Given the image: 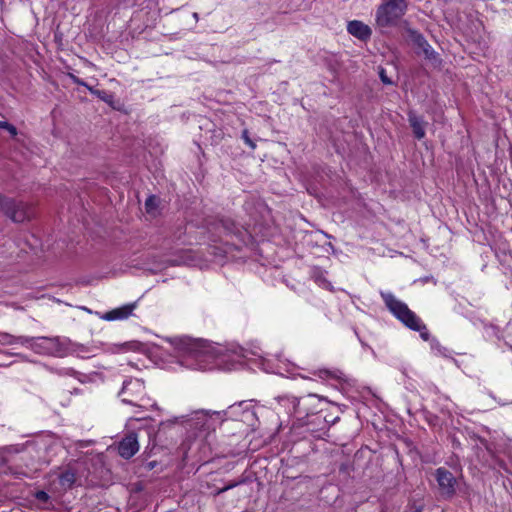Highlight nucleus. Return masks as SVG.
Wrapping results in <instances>:
<instances>
[{"label": "nucleus", "instance_id": "1", "mask_svg": "<svg viewBox=\"0 0 512 512\" xmlns=\"http://www.w3.org/2000/svg\"><path fill=\"white\" fill-rule=\"evenodd\" d=\"M170 342L181 355L195 360V368L197 369L213 368L214 362L219 357L218 347L204 340L182 336L174 337Z\"/></svg>", "mask_w": 512, "mask_h": 512}, {"label": "nucleus", "instance_id": "2", "mask_svg": "<svg viewBox=\"0 0 512 512\" xmlns=\"http://www.w3.org/2000/svg\"><path fill=\"white\" fill-rule=\"evenodd\" d=\"M387 309L407 328L418 331L423 340L427 341L430 337L426 325L421 319L409 309V307L402 301L398 300L390 292L380 293Z\"/></svg>", "mask_w": 512, "mask_h": 512}, {"label": "nucleus", "instance_id": "3", "mask_svg": "<svg viewBox=\"0 0 512 512\" xmlns=\"http://www.w3.org/2000/svg\"><path fill=\"white\" fill-rule=\"evenodd\" d=\"M278 402L285 407L291 406L288 412L301 419L318 412L321 398L316 394H308L301 398L283 396L278 398Z\"/></svg>", "mask_w": 512, "mask_h": 512}, {"label": "nucleus", "instance_id": "4", "mask_svg": "<svg viewBox=\"0 0 512 512\" xmlns=\"http://www.w3.org/2000/svg\"><path fill=\"white\" fill-rule=\"evenodd\" d=\"M119 395L122 397L124 403L135 405L143 409L155 406V403H151L150 398L146 397L145 385L140 379L124 381Z\"/></svg>", "mask_w": 512, "mask_h": 512}, {"label": "nucleus", "instance_id": "5", "mask_svg": "<svg viewBox=\"0 0 512 512\" xmlns=\"http://www.w3.org/2000/svg\"><path fill=\"white\" fill-rule=\"evenodd\" d=\"M407 5L404 0H383L376 11V24L386 28L397 24L405 14Z\"/></svg>", "mask_w": 512, "mask_h": 512}, {"label": "nucleus", "instance_id": "6", "mask_svg": "<svg viewBox=\"0 0 512 512\" xmlns=\"http://www.w3.org/2000/svg\"><path fill=\"white\" fill-rule=\"evenodd\" d=\"M0 211L15 223H23L34 216L31 204L6 196H0Z\"/></svg>", "mask_w": 512, "mask_h": 512}, {"label": "nucleus", "instance_id": "7", "mask_svg": "<svg viewBox=\"0 0 512 512\" xmlns=\"http://www.w3.org/2000/svg\"><path fill=\"white\" fill-rule=\"evenodd\" d=\"M227 420L232 422H239L241 425L239 433L243 435L245 432H247L249 427L254 425L255 412L250 407V405L246 404L245 402H240L228 407L226 410V421Z\"/></svg>", "mask_w": 512, "mask_h": 512}, {"label": "nucleus", "instance_id": "8", "mask_svg": "<svg viewBox=\"0 0 512 512\" xmlns=\"http://www.w3.org/2000/svg\"><path fill=\"white\" fill-rule=\"evenodd\" d=\"M17 341L26 345L34 352L43 355H56L61 351V345L57 337H34L18 336Z\"/></svg>", "mask_w": 512, "mask_h": 512}, {"label": "nucleus", "instance_id": "9", "mask_svg": "<svg viewBox=\"0 0 512 512\" xmlns=\"http://www.w3.org/2000/svg\"><path fill=\"white\" fill-rule=\"evenodd\" d=\"M435 477L441 493L447 497L455 494L456 478L446 468L440 467L435 471Z\"/></svg>", "mask_w": 512, "mask_h": 512}, {"label": "nucleus", "instance_id": "10", "mask_svg": "<svg viewBox=\"0 0 512 512\" xmlns=\"http://www.w3.org/2000/svg\"><path fill=\"white\" fill-rule=\"evenodd\" d=\"M139 451L137 434H127L118 444V453L124 459H130Z\"/></svg>", "mask_w": 512, "mask_h": 512}, {"label": "nucleus", "instance_id": "11", "mask_svg": "<svg viewBox=\"0 0 512 512\" xmlns=\"http://www.w3.org/2000/svg\"><path fill=\"white\" fill-rule=\"evenodd\" d=\"M137 303H130L106 312L101 318L106 321L125 320L132 315Z\"/></svg>", "mask_w": 512, "mask_h": 512}, {"label": "nucleus", "instance_id": "12", "mask_svg": "<svg viewBox=\"0 0 512 512\" xmlns=\"http://www.w3.org/2000/svg\"><path fill=\"white\" fill-rule=\"evenodd\" d=\"M347 31L349 34L361 41H367L372 35L371 28L359 20L349 21L347 24Z\"/></svg>", "mask_w": 512, "mask_h": 512}, {"label": "nucleus", "instance_id": "13", "mask_svg": "<svg viewBox=\"0 0 512 512\" xmlns=\"http://www.w3.org/2000/svg\"><path fill=\"white\" fill-rule=\"evenodd\" d=\"M408 121L412 128L414 136L418 140L423 139L425 137V126H426V122L423 120V118L420 116H417L415 114V112L410 111L408 113Z\"/></svg>", "mask_w": 512, "mask_h": 512}, {"label": "nucleus", "instance_id": "14", "mask_svg": "<svg viewBox=\"0 0 512 512\" xmlns=\"http://www.w3.org/2000/svg\"><path fill=\"white\" fill-rule=\"evenodd\" d=\"M60 485L64 488H70L76 481V475L73 471L67 470L59 477Z\"/></svg>", "mask_w": 512, "mask_h": 512}, {"label": "nucleus", "instance_id": "15", "mask_svg": "<svg viewBox=\"0 0 512 512\" xmlns=\"http://www.w3.org/2000/svg\"><path fill=\"white\" fill-rule=\"evenodd\" d=\"M410 33V37L412 39V41L420 48L422 47L424 44H426V39L423 37L422 34H420L419 32L415 31V30H410L409 31Z\"/></svg>", "mask_w": 512, "mask_h": 512}, {"label": "nucleus", "instance_id": "16", "mask_svg": "<svg viewBox=\"0 0 512 512\" xmlns=\"http://www.w3.org/2000/svg\"><path fill=\"white\" fill-rule=\"evenodd\" d=\"M158 206V198L154 195L149 196L145 201V208L148 213H152Z\"/></svg>", "mask_w": 512, "mask_h": 512}, {"label": "nucleus", "instance_id": "17", "mask_svg": "<svg viewBox=\"0 0 512 512\" xmlns=\"http://www.w3.org/2000/svg\"><path fill=\"white\" fill-rule=\"evenodd\" d=\"M420 49L422 50V52L424 53V55L427 59L435 58L436 53L433 50V48L428 44L427 41H426V44H424L422 47H420Z\"/></svg>", "mask_w": 512, "mask_h": 512}, {"label": "nucleus", "instance_id": "18", "mask_svg": "<svg viewBox=\"0 0 512 512\" xmlns=\"http://www.w3.org/2000/svg\"><path fill=\"white\" fill-rule=\"evenodd\" d=\"M241 138L244 140V142L251 148V149H255L256 148V144L255 142L250 138L249 136V132L247 129H243L242 131V134H241Z\"/></svg>", "mask_w": 512, "mask_h": 512}, {"label": "nucleus", "instance_id": "19", "mask_svg": "<svg viewBox=\"0 0 512 512\" xmlns=\"http://www.w3.org/2000/svg\"><path fill=\"white\" fill-rule=\"evenodd\" d=\"M1 128L6 129L12 136L17 135L16 127L9 124L8 122H2Z\"/></svg>", "mask_w": 512, "mask_h": 512}, {"label": "nucleus", "instance_id": "20", "mask_svg": "<svg viewBox=\"0 0 512 512\" xmlns=\"http://www.w3.org/2000/svg\"><path fill=\"white\" fill-rule=\"evenodd\" d=\"M379 77L384 84H386V85L392 84V80L387 76L385 69H383V68L380 69Z\"/></svg>", "mask_w": 512, "mask_h": 512}, {"label": "nucleus", "instance_id": "21", "mask_svg": "<svg viewBox=\"0 0 512 512\" xmlns=\"http://www.w3.org/2000/svg\"><path fill=\"white\" fill-rule=\"evenodd\" d=\"M3 338L7 344H21L20 342L17 341L18 337H15V336H12L9 334H5L3 336Z\"/></svg>", "mask_w": 512, "mask_h": 512}, {"label": "nucleus", "instance_id": "22", "mask_svg": "<svg viewBox=\"0 0 512 512\" xmlns=\"http://www.w3.org/2000/svg\"><path fill=\"white\" fill-rule=\"evenodd\" d=\"M69 78L75 83V84H78V85H82V86H85V87H89L83 80H81L80 78H78L77 76H75L74 74L72 73H69L68 74Z\"/></svg>", "mask_w": 512, "mask_h": 512}, {"label": "nucleus", "instance_id": "23", "mask_svg": "<svg viewBox=\"0 0 512 512\" xmlns=\"http://www.w3.org/2000/svg\"><path fill=\"white\" fill-rule=\"evenodd\" d=\"M237 485H241V486L245 487L247 485V483L245 480L241 481L240 483H226L225 489H226V491H228Z\"/></svg>", "mask_w": 512, "mask_h": 512}, {"label": "nucleus", "instance_id": "24", "mask_svg": "<svg viewBox=\"0 0 512 512\" xmlns=\"http://www.w3.org/2000/svg\"><path fill=\"white\" fill-rule=\"evenodd\" d=\"M89 91L95 95H97L98 97H100L101 99L103 100H106V98L104 97V94H106L105 92H102V91H99V90H94L93 88L91 87H88Z\"/></svg>", "mask_w": 512, "mask_h": 512}, {"label": "nucleus", "instance_id": "25", "mask_svg": "<svg viewBox=\"0 0 512 512\" xmlns=\"http://www.w3.org/2000/svg\"><path fill=\"white\" fill-rule=\"evenodd\" d=\"M320 376L323 377H336V375L333 373V372H330L328 370H321L320 371Z\"/></svg>", "mask_w": 512, "mask_h": 512}, {"label": "nucleus", "instance_id": "26", "mask_svg": "<svg viewBox=\"0 0 512 512\" xmlns=\"http://www.w3.org/2000/svg\"><path fill=\"white\" fill-rule=\"evenodd\" d=\"M37 498L39 500H46L48 498V495L44 491H40L37 493Z\"/></svg>", "mask_w": 512, "mask_h": 512}, {"label": "nucleus", "instance_id": "27", "mask_svg": "<svg viewBox=\"0 0 512 512\" xmlns=\"http://www.w3.org/2000/svg\"><path fill=\"white\" fill-rule=\"evenodd\" d=\"M233 245H230L228 243V241L226 240V244H225V247H226V254L228 253V250L230 249V247H232Z\"/></svg>", "mask_w": 512, "mask_h": 512}, {"label": "nucleus", "instance_id": "28", "mask_svg": "<svg viewBox=\"0 0 512 512\" xmlns=\"http://www.w3.org/2000/svg\"><path fill=\"white\" fill-rule=\"evenodd\" d=\"M229 235H230V233H229V232H228V230L226 229L225 237L227 238Z\"/></svg>", "mask_w": 512, "mask_h": 512}]
</instances>
